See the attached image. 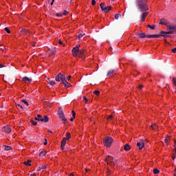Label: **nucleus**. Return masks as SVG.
<instances>
[{"label":"nucleus","instance_id":"32","mask_svg":"<svg viewBox=\"0 0 176 176\" xmlns=\"http://www.w3.org/2000/svg\"><path fill=\"white\" fill-rule=\"evenodd\" d=\"M63 113H64V112L63 111V109L61 107L59 108V110L58 111V116L62 115Z\"/></svg>","mask_w":176,"mask_h":176},{"label":"nucleus","instance_id":"49","mask_svg":"<svg viewBox=\"0 0 176 176\" xmlns=\"http://www.w3.org/2000/svg\"><path fill=\"white\" fill-rule=\"evenodd\" d=\"M41 170H45L46 169V165H43L42 166H41Z\"/></svg>","mask_w":176,"mask_h":176},{"label":"nucleus","instance_id":"60","mask_svg":"<svg viewBox=\"0 0 176 176\" xmlns=\"http://www.w3.org/2000/svg\"><path fill=\"white\" fill-rule=\"evenodd\" d=\"M72 76H69L68 77H67V80H69V79H71Z\"/></svg>","mask_w":176,"mask_h":176},{"label":"nucleus","instance_id":"2","mask_svg":"<svg viewBox=\"0 0 176 176\" xmlns=\"http://www.w3.org/2000/svg\"><path fill=\"white\" fill-rule=\"evenodd\" d=\"M113 141V139L112 138L107 137L104 140L103 144H104V146H107V148H109V146H111V145H112Z\"/></svg>","mask_w":176,"mask_h":176},{"label":"nucleus","instance_id":"56","mask_svg":"<svg viewBox=\"0 0 176 176\" xmlns=\"http://www.w3.org/2000/svg\"><path fill=\"white\" fill-rule=\"evenodd\" d=\"M5 67V65L3 64H0V68H3Z\"/></svg>","mask_w":176,"mask_h":176},{"label":"nucleus","instance_id":"11","mask_svg":"<svg viewBox=\"0 0 176 176\" xmlns=\"http://www.w3.org/2000/svg\"><path fill=\"white\" fill-rule=\"evenodd\" d=\"M167 30H171L174 32H176V25H168L166 26Z\"/></svg>","mask_w":176,"mask_h":176},{"label":"nucleus","instance_id":"25","mask_svg":"<svg viewBox=\"0 0 176 176\" xmlns=\"http://www.w3.org/2000/svg\"><path fill=\"white\" fill-rule=\"evenodd\" d=\"M31 160H28L27 162H25L23 163V164H25V166H31Z\"/></svg>","mask_w":176,"mask_h":176},{"label":"nucleus","instance_id":"6","mask_svg":"<svg viewBox=\"0 0 176 176\" xmlns=\"http://www.w3.org/2000/svg\"><path fill=\"white\" fill-rule=\"evenodd\" d=\"M148 14H149V12L144 11V12H143L140 15L141 21H142L144 23V21H145V19H146V16H148Z\"/></svg>","mask_w":176,"mask_h":176},{"label":"nucleus","instance_id":"21","mask_svg":"<svg viewBox=\"0 0 176 176\" xmlns=\"http://www.w3.org/2000/svg\"><path fill=\"white\" fill-rule=\"evenodd\" d=\"M124 151H129L130 149H131V146H130V144H126L124 146Z\"/></svg>","mask_w":176,"mask_h":176},{"label":"nucleus","instance_id":"35","mask_svg":"<svg viewBox=\"0 0 176 176\" xmlns=\"http://www.w3.org/2000/svg\"><path fill=\"white\" fill-rule=\"evenodd\" d=\"M51 52H52V54H56L57 50H56V47H53V48H52Z\"/></svg>","mask_w":176,"mask_h":176},{"label":"nucleus","instance_id":"58","mask_svg":"<svg viewBox=\"0 0 176 176\" xmlns=\"http://www.w3.org/2000/svg\"><path fill=\"white\" fill-rule=\"evenodd\" d=\"M176 150V141L175 140L174 151Z\"/></svg>","mask_w":176,"mask_h":176},{"label":"nucleus","instance_id":"18","mask_svg":"<svg viewBox=\"0 0 176 176\" xmlns=\"http://www.w3.org/2000/svg\"><path fill=\"white\" fill-rule=\"evenodd\" d=\"M160 34L161 36H163V38H168V34L166 32L162 30Z\"/></svg>","mask_w":176,"mask_h":176},{"label":"nucleus","instance_id":"23","mask_svg":"<svg viewBox=\"0 0 176 176\" xmlns=\"http://www.w3.org/2000/svg\"><path fill=\"white\" fill-rule=\"evenodd\" d=\"M79 55L78 57L80 58H82V56L83 55V53H85V49H81L80 50L78 51Z\"/></svg>","mask_w":176,"mask_h":176},{"label":"nucleus","instance_id":"8","mask_svg":"<svg viewBox=\"0 0 176 176\" xmlns=\"http://www.w3.org/2000/svg\"><path fill=\"white\" fill-rule=\"evenodd\" d=\"M2 131H3V133H8L9 134L12 131V129H10V126H3V128L2 129Z\"/></svg>","mask_w":176,"mask_h":176},{"label":"nucleus","instance_id":"34","mask_svg":"<svg viewBox=\"0 0 176 176\" xmlns=\"http://www.w3.org/2000/svg\"><path fill=\"white\" fill-rule=\"evenodd\" d=\"M66 141H67V140H69L70 138H71V133H66Z\"/></svg>","mask_w":176,"mask_h":176},{"label":"nucleus","instance_id":"26","mask_svg":"<svg viewBox=\"0 0 176 176\" xmlns=\"http://www.w3.org/2000/svg\"><path fill=\"white\" fill-rule=\"evenodd\" d=\"M46 151H41L40 153H39V156L41 157H43V156H45V155H46Z\"/></svg>","mask_w":176,"mask_h":176},{"label":"nucleus","instance_id":"37","mask_svg":"<svg viewBox=\"0 0 176 176\" xmlns=\"http://www.w3.org/2000/svg\"><path fill=\"white\" fill-rule=\"evenodd\" d=\"M154 174H159L160 173V170H159L157 168L153 169Z\"/></svg>","mask_w":176,"mask_h":176},{"label":"nucleus","instance_id":"15","mask_svg":"<svg viewBox=\"0 0 176 176\" xmlns=\"http://www.w3.org/2000/svg\"><path fill=\"white\" fill-rule=\"evenodd\" d=\"M161 36V33L160 34H148L147 36V38H160Z\"/></svg>","mask_w":176,"mask_h":176},{"label":"nucleus","instance_id":"38","mask_svg":"<svg viewBox=\"0 0 176 176\" xmlns=\"http://www.w3.org/2000/svg\"><path fill=\"white\" fill-rule=\"evenodd\" d=\"M113 164H119V161H118V160H113Z\"/></svg>","mask_w":176,"mask_h":176},{"label":"nucleus","instance_id":"10","mask_svg":"<svg viewBox=\"0 0 176 176\" xmlns=\"http://www.w3.org/2000/svg\"><path fill=\"white\" fill-rule=\"evenodd\" d=\"M66 144H67V138H63V139L61 142V146H60V149H62V151H64V148H65Z\"/></svg>","mask_w":176,"mask_h":176},{"label":"nucleus","instance_id":"30","mask_svg":"<svg viewBox=\"0 0 176 176\" xmlns=\"http://www.w3.org/2000/svg\"><path fill=\"white\" fill-rule=\"evenodd\" d=\"M11 149H12V146H5V148H4L5 151H11Z\"/></svg>","mask_w":176,"mask_h":176},{"label":"nucleus","instance_id":"5","mask_svg":"<svg viewBox=\"0 0 176 176\" xmlns=\"http://www.w3.org/2000/svg\"><path fill=\"white\" fill-rule=\"evenodd\" d=\"M65 78V76L63 74L58 73V74L55 77V80L56 82H60V80L63 82Z\"/></svg>","mask_w":176,"mask_h":176},{"label":"nucleus","instance_id":"55","mask_svg":"<svg viewBox=\"0 0 176 176\" xmlns=\"http://www.w3.org/2000/svg\"><path fill=\"white\" fill-rule=\"evenodd\" d=\"M142 87H144V86L140 85L138 88L140 89V90H142Z\"/></svg>","mask_w":176,"mask_h":176},{"label":"nucleus","instance_id":"50","mask_svg":"<svg viewBox=\"0 0 176 176\" xmlns=\"http://www.w3.org/2000/svg\"><path fill=\"white\" fill-rule=\"evenodd\" d=\"M16 106L21 108V109H24V107H23L20 104H17Z\"/></svg>","mask_w":176,"mask_h":176},{"label":"nucleus","instance_id":"13","mask_svg":"<svg viewBox=\"0 0 176 176\" xmlns=\"http://www.w3.org/2000/svg\"><path fill=\"white\" fill-rule=\"evenodd\" d=\"M72 54H73V56H74V57H76V56H78V52H79V50H78L77 48H76V47H74L73 49H72Z\"/></svg>","mask_w":176,"mask_h":176},{"label":"nucleus","instance_id":"41","mask_svg":"<svg viewBox=\"0 0 176 176\" xmlns=\"http://www.w3.org/2000/svg\"><path fill=\"white\" fill-rule=\"evenodd\" d=\"M4 30L8 33V34H10V30H9V28H5Z\"/></svg>","mask_w":176,"mask_h":176},{"label":"nucleus","instance_id":"59","mask_svg":"<svg viewBox=\"0 0 176 176\" xmlns=\"http://www.w3.org/2000/svg\"><path fill=\"white\" fill-rule=\"evenodd\" d=\"M74 119H75V118L72 117V118H70V122H74Z\"/></svg>","mask_w":176,"mask_h":176},{"label":"nucleus","instance_id":"29","mask_svg":"<svg viewBox=\"0 0 176 176\" xmlns=\"http://www.w3.org/2000/svg\"><path fill=\"white\" fill-rule=\"evenodd\" d=\"M21 102H23V104H25V105H27V107H29L30 104H28V102L24 99L21 100Z\"/></svg>","mask_w":176,"mask_h":176},{"label":"nucleus","instance_id":"48","mask_svg":"<svg viewBox=\"0 0 176 176\" xmlns=\"http://www.w3.org/2000/svg\"><path fill=\"white\" fill-rule=\"evenodd\" d=\"M96 5V0H91V6H94Z\"/></svg>","mask_w":176,"mask_h":176},{"label":"nucleus","instance_id":"22","mask_svg":"<svg viewBox=\"0 0 176 176\" xmlns=\"http://www.w3.org/2000/svg\"><path fill=\"white\" fill-rule=\"evenodd\" d=\"M22 80H23V82H32V78H30L25 77V76L22 78Z\"/></svg>","mask_w":176,"mask_h":176},{"label":"nucleus","instance_id":"16","mask_svg":"<svg viewBox=\"0 0 176 176\" xmlns=\"http://www.w3.org/2000/svg\"><path fill=\"white\" fill-rule=\"evenodd\" d=\"M136 145H137V146H138L140 151H142V148H144V146H145V143L142 142V144H140V142H138Z\"/></svg>","mask_w":176,"mask_h":176},{"label":"nucleus","instance_id":"63","mask_svg":"<svg viewBox=\"0 0 176 176\" xmlns=\"http://www.w3.org/2000/svg\"><path fill=\"white\" fill-rule=\"evenodd\" d=\"M174 176H176V168L174 170Z\"/></svg>","mask_w":176,"mask_h":176},{"label":"nucleus","instance_id":"47","mask_svg":"<svg viewBox=\"0 0 176 176\" xmlns=\"http://www.w3.org/2000/svg\"><path fill=\"white\" fill-rule=\"evenodd\" d=\"M72 116H73L74 118H75V116H76V113H75V111H72Z\"/></svg>","mask_w":176,"mask_h":176},{"label":"nucleus","instance_id":"14","mask_svg":"<svg viewBox=\"0 0 176 176\" xmlns=\"http://www.w3.org/2000/svg\"><path fill=\"white\" fill-rule=\"evenodd\" d=\"M30 33V30H26L25 28H23L21 31V34H23V35H28Z\"/></svg>","mask_w":176,"mask_h":176},{"label":"nucleus","instance_id":"42","mask_svg":"<svg viewBox=\"0 0 176 176\" xmlns=\"http://www.w3.org/2000/svg\"><path fill=\"white\" fill-rule=\"evenodd\" d=\"M166 32V34H174V31H173L172 30H168V32Z\"/></svg>","mask_w":176,"mask_h":176},{"label":"nucleus","instance_id":"3","mask_svg":"<svg viewBox=\"0 0 176 176\" xmlns=\"http://www.w3.org/2000/svg\"><path fill=\"white\" fill-rule=\"evenodd\" d=\"M100 8L104 13H108V12L112 9V7L110 6H105V3H100Z\"/></svg>","mask_w":176,"mask_h":176},{"label":"nucleus","instance_id":"39","mask_svg":"<svg viewBox=\"0 0 176 176\" xmlns=\"http://www.w3.org/2000/svg\"><path fill=\"white\" fill-rule=\"evenodd\" d=\"M147 27L148 28H151V30H155V25H148Z\"/></svg>","mask_w":176,"mask_h":176},{"label":"nucleus","instance_id":"57","mask_svg":"<svg viewBox=\"0 0 176 176\" xmlns=\"http://www.w3.org/2000/svg\"><path fill=\"white\" fill-rule=\"evenodd\" d=\"M45 142H44V145H47V140L45 139Z\"/></svg>","mask_w":176,"mask_h":176},{"label":"nucleus","instance_id":"7","mask_svg":"<svg viewBox=\"0 0 176 176\" xmlns=\"http://www.w3.org/2000/svg\"><path fill=\"white\" fill-rule=\"evenodd\" d=\"M135 34L137 35V36H138V38H140L141 39L144 38H148V35H146L145 32H142V33L137 32Z\"/></svg>","mask_w":176,"mask_h":176},{"label":"nucleus","instance_id":"61","mask_svg":"<svg viewBox=\"0 0 176 176\" xmlns=\"http://www.w3.org/2000/svg\"><path fill=\"white\" fill-rule=\"evenodd\" d=\"M58 43H59V45H63V41H61L60 40H59Z\"/></svg>","mask_w":176,"mask_h":176},{"label":"nucleus","instance_id":"46","mask_svg":"<svg viewBox=\"0 0 176 176\" xmlns=\"http://www.w3.org/2000/svg\"><path fill=\"white\" fill-rule=\"evenodd\" d=\"M68 13H69L68 11L64 10V12L62 14L64 15V16H67L68 14Z\"/></svg>","mask_w":176,"mask_h":176},{"label":"nucleus","instance_id":"17","mask_svg":"<svg viewBox=\"0 0 176 176\" xmlns=\"http://www.w3.org/2000/svg\"><path fill=\"white\" fill-rule=\"evenodd\" d=\"M58 116H59L60 119H61L62 122H63V123L67 122V118H65V116H64V113L60 114Z\"/></svg>","mask_w":176,"mask_h":176},{"label":"nucleus","instance_id":"28","mask_svg":"<svg viewBox=\"0 0 176 176\" xmlns=\"http://www.w3.org/2000/svg\"><path fill=\"white\" fill-rule=\"evenodd\" d=\"M120 17H122V15L120 14H115L116 20H119V19H120Z\"/></svg>","mask_w":176,"mask_h":176},{"label":"nucleus","instance_id":"54","mask_svg":"<svg viewBox=\"0 0 176 176\" xmlns=\"http://www.w3.org/2000/svg\"><path fill=\"white\" fill-rule=\"evenodd\" d=\"M83 100H84L86 102H87V98L86 96H84V97H83Z\"/></svg>","mask_w":176,"mask_h":176},{"label":"nucleus","instance_id":"19","mask_svg":"<svg viewBox=\"0 0 176 176\" xmlns=\"http://www.w3.org/2000/svg\"><path fill=\"white\" fill-rule=\"evenodd\" d=\"M41 122H43L44 123H47V122H49V117H47V116H44L41 118Z\"/></svg>","mask_w":176,"mask_h":176},{"label":"nucleus","instance_id":"12","mask_svg":"<svg viewBox=\"0 0 176 176\" xmlns=\"http://www.w3.org/2000/svg\"><path fill=\"white\" fill-rule=\"evenodd\" d=\"M63 85H64L65 87H71V84L68 82H67V80L65 79L62 81Z\"/></svg>","mask_w":176,"mask_h":176},{"label":"nucleus","instance_id":"62","mask_svg":"<svg viewBox=\"0 0 176 176\" xmlns=\"http://www.w3.org/2000/svg\"><path fill=\"white\" fill-rule=\"evenodd\" d=\"M41 170H42V169H41V166H39L38 168L37 169V171H41Z\"/></svg>","mask_w":176,"mask_h":176},{"label":"nucleus","instance_id":"45","mask_svg":"<svg viewBox=\"0 0 176 176\" xmlns=\"http://www.w3.org/2000/svg\"><path fill=\"white\" fill-rule=\"evenodd\" d=\"M94 94H96V96H98V94H100V91L98 90L94 91Z\"/></svg>","mask_w":176,"mask_h":176},{"label":"nucleus","instance_id":"20","mask_svg":"<svg viewBox=\"0 0 176 176\" xmlns=\"http://www.w3.org/2000/svg\"><path fill=\"white\" fill-rule=\"evenodd\" d=\"M47 82L49 83L50 86H54V85H56V82L50 80V78H47Z\"/></svg>","mask_w":176,"mask_h":176},{"label":"nucleus","instance_id":"4","mask_svg":"<svg viewBox=\"0 0 176 176\" xmlns=\"http://www.w3.org/2000/svg\"><path fill=\"white\" fill-rule=\"evenodd\" d=\"M104 162L107 163V164H109V166H112L113 163V157L107 155L104 160Z\"/></svg>","mask_w":176,"mask_h":176},{"label":"nucleus","instance_id":"31","mask_svg":"<svg viewBox=\"0 0 176 176\" xmlns=\"http://www.w3.org/2000/svg\"><path fill=\"white\" fill-rule=\"evenodd\" d=\"M113 72H115V70H110L109 71V72L107 73V76H111Z\"/></svg>","mask_w":176,"mask_h":176},{"label":"nucleus","instance_id":"44","mask_svg":"<svg viewBox=\"0 0 176 176\" xmlns=\"http://www.w3.org/2000/svg\"><path fill=\"white\" fill-rule=\"evenodd\" d=\"M85 36V34H79L78 36V39H80V38Z\"/></svg>","mask_w":176,"mask_h":176},{"label":"nucleus","instance_id":"24","mask_svg":"<svg viewBox=\"0 0 176 176\" xmlns=\"http://www.w3.org/2000/svg\"><path fill=\"white\" fill-rule=\"evenodd\" d=\"M35 120H37L38 122H42V116L38 115L36 117H35Z\"/></svg>","mask_w":176,"mask_h":176},{"label":"nucleus","instance_id":"33","mask_svg":"<svg viewBox=\"0 0 176 176\" xmlns=\"http://www.w3.org/2000/svg\"><path fill=\"white\" fill-rule=\"evenodd\" d=\"M107 175H111V174H112V171L111 170V169H109V168H107Z\"/></svg>","mask_w":176,"mask_h":176},{"label":"nucleus","instance_id":"36","mask_svg":"<svg viewBox=\"0 0 176 176\" xmlns=\"http://www.w3.org/2000/svg\"><path fill=\"white\" fill-rule=\"evenodd\" d=\"M168 140H170V136L169 135H168L167 137H166V138H165V140H164V142H165V144H168Z\"/></svg>","mask_w":176,"mask_h":176},{"label":"nucleus","instance_id":"9","mask_svg":"<svg viewBox=\"0 0 176 176\" xmlns=\"http://www.w3.org/2000/svg\"><path fill=\"white\" fill-rule=\"evenodd\" d=\"M160 24H161V25H166L167 27V25H168V21H167L166 19L162 18L160 20Z\"/></svg>","mask_w":176,"mask_h":176},{"label":"nucleus","instance_id":"53","mask_svg":"<svg viewBox=\"0 0 176 176\" xmlns=\"http://www.w3.org/2000/svg\"><path fill=\"white\" fill-rule=\"evenodd\" d=\"M172 52L173 53H176V47L172 49Z\"/></svg>","mask_w":176,"mask_h":176},{"label":"nucleus","instance_id":"64","mask_svg":"<svg viewBox=\"0 0 176 176\" xmlns=\"http://www.w3.org/2000/svg\"><path fill=\"white\" fill-rule=\"evenodd\" d=\"M69 176H74L73 173H70Z\"/></svg>","mask_w":176,"mask_h":176},{"label":"nucleus","instance_id":"43","mask_svg":"<svg viewBox=\"0 0 176 176\" xmlns=\"http://www.w3.org/2000/svg\"><path fill=\"white\" fill-rule=\"evenodd\" d=\"M113 120V116L111 115L109 117H107V120Z\"/></svg>","mask_w":176,"mask_h":176},{"label":"nucleus","instance_id":"52","mask_svg":"<svg viewBox=\"0 0 176 176\" xmlns=\"http://www.w3.org/2000/svg\"><path fill=\"white\" fill-rule=\"evenodd\" d=\"M80 47V45L78 44L76 46V49H78V50H79V48Z\"/></svg>","mask_w":176,"mask_h":176},{"label":"nucleus","instance_id":"40","mask_svg":"<svg viewBox=\"0 0 176 176\" xmlns=\"http://www.w3.org/2000/svg\"><path fill=\"white\" fill-rule=\"evenodd\" d=\"M31 123L33 126H36V124H38V122H36V121L35 120H31Z\"/></svg>","mask_w":176,"mask_h":176},{"label":"nucleus","instance_id":"51","mask_svg":"<svg viewBox=\"0 0 176 176\" xmlns=\"http://www.w3.org/2000/svg\"><path fill=\"white\" fill-rule=\"evenodd\" d=\"M57 17H63V14H56Z\"/></svg>","mask_w":176,"mask_h":176},{"label":"nucleus","instance_id":"27","mask_svg":"<svg viewBox=\"0 0 176 176\" xmlns=\"http://www.w3.org/2000/svg\"><path fill=\"white\" fill-rule=\"evenodd\" d=\"M151 129H153V130H156V129H159V126H157V125H156V124H152L151 126Z\"/></svg>","mask_w":176,"mask_h":176},{"label":"nucleus","instance_id":"1","mask_svg":"<svg viewBox=\"0 0 176 176\" xmlns=\"http://www.w3.org/2000/svg\"><path fill=\"white\" fill-rule=\"evenodd\" d=\"M138 6L141 12H148L149 10V8H148V4H146L145 0H138Z\"/></svg>","mask_w":176,"mask_h":176}]
</instances>
